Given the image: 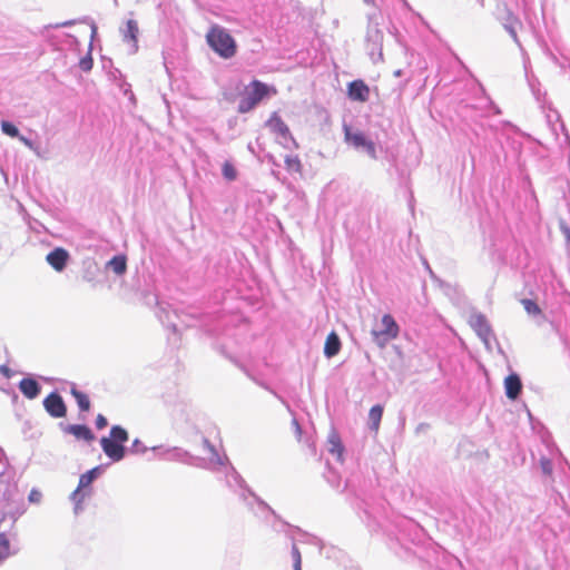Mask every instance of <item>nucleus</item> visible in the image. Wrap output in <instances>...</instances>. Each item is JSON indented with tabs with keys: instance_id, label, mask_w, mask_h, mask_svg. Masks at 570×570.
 I'll use <instances>...</instances> for the list:
<instances>
[{
	"instance_id": "nucleus-1",
	"label": "nucleus",
	"mask_w": 570,
	"mask_h": 570,
	"mask_svg": "<svg viewBox=\"0 0 570 570\" xmlns=\"http://www.w3.org/2000/svg\"><path fill=\"white\" fill-rule=\"evenodd\" d=\"M206 41L213 51L224 59L233 58L237 52V43L233 36L218 24L209 28Z\"/></svg>"
},
{
	"instance_id": "nucleus-2",
	"label": "nucleus",
	"mask_w": 570,
	"mask_h": 570,
	"mask_svg": "<svg viewBox=\"0 0 570 570\" xmlns=\"http://www.w3.org/2000/svg\"><path fill=\"white\" fill-rule=\"evenodd\" d=\"M128 432L120 425H114L110 429L109 436L100 440L104 453L114 462H119L125 458L126 450L124 444L128 441Z\"/></svg>"
},
{
	"instance_id": "nucleus-3",
	"label": "nucleus",
	"mask_w": 570,
	"mask_h": 570,
	"mask_svg": "<svg viewBox=\"0 0 570 570\" xmlns=\"http://www.w3.org/2000/svg\"><path fill=\"white\" fill-rule=\"evenodd\" d=\"M277 89L259 80H253L246 87V95L239 100L238 112L246 114L252 111L264 98L275 96Z\"/></svg>"
},
{
	"instance_id": "nucleus-4",
	"label": "nucleus",
	"mask_w": 570,
	"mask_h": 570,
	"mask_svg": "<svg viewBox=\"0 0 570 570\" xmlns=\"http://www.w3.org/2000/svg\"><path fill=\"white\" fill-rule=\"evenodd\" d=\"M382 328L372 330L371 335L374 343L384 348L391 341L395 340L400 333V326L391 314H384L381 320Z\"/></svg>"
},
{
	"instance_id": "nucleus-5",
	"label": "nucleus",
	"mask_w": 570,
	"mask_h": 570,
	"mask_svg": "<svg viewBox=\"0 0 570 570\" xmlns=\"http://www.w3.org/2000/svg\"><path fill=\"white\" fill-rule=\"evenodd\" d=\"M344 130V140L346 144L352 146L355 149L363 148L366 154L372 158L376 159V149L374 142L368 139L364 132L356 130L353 131L348 125L343 126Z\"/></svg>"
},
{
	"instance_id": "nucleus-6",
	"label": "nucleus",
	"mask_w": 570,
	"mask_h": 570,
	"mask_svg": "<svg viewBox=\"0 0 570 570\" xmlns=\"http://www.w3.org/2000/svg\"><path fill=\"white\" fill-rule=\"evenodd\" d=\"M266 126L271 130L272 134L281 138L279 142L284 146H287L288 142L297 148L298 144L296 139L293 137L288 126L285 121L277 115V112H273L269 119L266 121Z\"/></svg>"
},
{
	"instance_id": "nucleus-7",
	"label": "nucleus",
	"mask_w": 570,
	"mask_h": 570,
	"mask_svg": "<svg viewBox=\"0 0 570 570\" xmlns=\"http://www.w3.org/2000/svg\"><path fill=\"white\" fill-rule=\"evenodd\" d=\"M471 328L476 333V335L484 342L485 344L490 343V340L493 337L492 327L487 320V317L481 313H473L468 321Z\"/></svg>"
},
{
	"instance_id": "nucleus-8",
	"label": "nucleus",
	"mask_w": 570,
	"mask_h": 570,
	"mask_svg": "<svg viewBox=\"0 0 570 570\" xmlns=\"http://www.w3.org/2000/svg\"><path fill=\"white\" fill-rule=\"evenodd\" d=\"M43 406L52 417L59 419L66 416L67 407L62 397L58 393H50L43 400Z\"/></svg>"
},
{
	"instance_id": "nucleus-9",
	"label": "nucleus",
	"mask_w": 570,
	"mask_h": 570,
	"mask_svg": "<svg viewBox=\"0 0 570 570\" xmlns=\"http://www.w3.org/2000/svg\"><path fill=\"white\" fill-rule=\"evenodd\" d=\"M347 95L352 100L365 102L370 97V88L363 80H354L348 83Z\"/></svg>"
},
{
	"instance_id": "nucleus-10",
	"label": "nucleus",
	"mask_w": 570,
	"mask_h": 570,
	"mask_svg": "<svg viewBox=\"0 0 570 570\" xmlns=\"http://www.w3.org/2000/svg\"><path fill=\"white\" fill-rule=\"evenodd\" d=\"M46 259L55 271L61 272L67 265L69 254L65 248L57 247L47 255Z\"/></svg>"
},
{
	"instance_id": "nucleus-11",
	"label": "nucleus",
	"mask_w": 570,
	"mask_h": 570,
	"mask_svg": "<svg viewBox=\"0 0 570 570\" xmlns=\"http://www.w3.org/2000/svg\"><path fill=\"white\" fill-rule=\"evenodd\" d=\"M505 395L510 400H517L522 391V382L517 373H511L504 379Z\"/></svg>"
},
{
	"instance_id": "nucleus-12",
	"label": "nucleus",
	"mask_w": 570,
	"mask_h": 570,
	"mask_svg": "<svg viewBox=\"0 0 570 570\" xmlns=\"http://www.w3.org/2000/svg\"><path fill=\"white\" fill-rule=\"evenodd\" d=\"M97 472L98 468H94L90 471L80 475L78 488L72 493L73 499H78L79 501L83 499L85 495L81 493V490L90 487V484L92 483L97 475Z\"/></svg>"
},
{
	"instance_id": "nucleus-13",
	"label": "nucleus",
	"mask_w": 570,
	"mask_h": 570,
	"mask_svg": "<svg viewBox=\"0 0 570 570\" xmlns=\"http://www.w3.org/2000/svg\"><path fill=\"white\" fill-rule=\"evenodd\" d=\"M19 389H20L21 393L27 399H30V400L36 399L40 393L39 383L35 379H30V377L22 379L19 383Z\"/></svg>"
},
{
	"instance_id": "nucleus-14",
	"label": "nucleus",
	"mask_w": 570,
	"mask_h": 570,
	"mask_svg": "<svg viewBox=\"0 0 570 570\" xmlns=\"http://www.w3.org/2000/svg\"><path fill=\"white\" fill-rule=\"evenodd\" d=\"M65 431L69 434H72L78 440L91 442L95 439V435L91 432V430L83 424L68 425Z\"/></svg>"
},
{
	"instance_id": "nucleus-15",
	"label": "nucleus",
	"mask_w": 570,
	"mask_h": 570,
	"mask_svg": "<svg viewBox=\"0 0 570 570\" xmlns=\"http://www.w3.org/2000/svg\"><path fill=\"white\" fill-rule=\"evenodd\" d=\"M138 33L139 28L135 20H128L126 23V31L124 35V40L130 45L132 51H136L138 46Z\"/></svg>"
},
{
	"instance_id": "nucleus-16",
	"label": "nucleus",
	"mask_w": 570,
	"mask_h": 570,
	"mask_svg": "<svg viewBox=\"0 0 570 570\" xmlns=\"http://www.w3.org/2000/svg\"><path fill=\"white\" fill-rule=\"evenodd\" d=\"M341 350V341L335 332H332L327 335L325 345H324V354L327 357L335 356Z\"/></svg>"
},
{
	"instance_id": "nucleus-17",
	"label": "nucleus",
	"mask_w": 570,
	"mask_h": 570,
	"mask_svg": "<svg viewBox=\"0 0 570 570\" xmlns=\"http://www.w3.org/2000/svg\"><path fill=\"white\" fill-rule=\"evenodd\" d=\"M107 266L114 271L117 275H122L127 271V258L125 255L114 256L108 263Z\"/></svg>"
},
{
	"instance_id": "nucleus-18",
	"label": "nucleus",
	"mask_w": 570,
	"mask_h": 570,
	"mask_svg": "<svg viewBox=\"0 0 570 570\" xmlns=\"http://www.w3.org/2000/svg\"><path fill=\"white\" fill-rule=\"evenodd\" d=\"M1 130L3 134H6L9 137L16 138L19 137V139L27 146H30V141L23 137L19 136V129L10 121L3 120L1 121Z\"/></svg>"
},
{
	"instance_id": "nucleus-19",
	"label": "nucleus",
	"mask_w": 570,
	"mask_h": 570,
	"mask_svg": "<svg viewBox=\"0 0 570 570\" xmlns=\"http://www.w3.org/2000/svg\"><path fill=\"white\" fill-rule=\"evenodd\" d=\"M382 415H383V407L381 405L377 404V405H374L371 407V410L368 412V421L371 423V429L374 432L379 431Z\"/></svg>"
},
{
	"instance_id": "nucleus-20",
	"label": "nucleus",
	"mask_w": 570,
	"mask_h": 570,
	"mask_svg": "<svg viewBox=\"0 0 570 570\" xmlns=\"http://www.w3.org/2000/svg\"><path fill=\"white\" fill-rule=\"evenodd\" d=\"M71 394L75 397V400L81 411L87 412L90 410V400L86 393L72 387Z\"/></svg>"
},
{
	"instance_id": "nucleus-21",
	"label": "nucleus",
	"mask_w": 570,
	"mask_h": 570,
	"mask_svg": "<svg viewBox=\"0 0 570 570\" xmlns=\"http://www.w3.org/2000/svg\"><path fill=\"white\" fill-rule=\"evenodd\" d=\"M328 443L331 444L330 452L332 454H337L338 456H341L344 448L342 445L340 436L335 433H332L328 438Z\"/></svg>"
},
{
	"instance_id": "nucleus-22",
	"label": "nucleus",
	"mask_w": 570,
	"mask_h": 570,
	"mask_svg": "<svg viewBox=\"0 0 570 570\" xmlns=\"http://www.w3.org/2000/svg\"><path fill=\"white\" fill-rule=\"evenodd\" d=\"M286 168L291 171L299 173L302 164L297 156H287L285 158Z\"/></svg>"
},
{
	"instance_id": "nucleus-23",
	"label": "nucleus",
	"mask_w": 570,
	"mask_h": 570,
	"mask_svg": "<svg viewBox=\"0 0 570 570\" xmlns=\"http://www.w3.org/2000/svg\"><path fill=\"white\" fill-rule=\"evenodd\" d=\"M223 175L228 180H235L237 177V171L234 165L229 161H225L222 168Z\"/></svg>"
},
{
	"instance_id": "nucleus-24",
	"label": "nucleus",
	"mask_w": 570,
	"mask_h": 570,
	"mask_svg": "<svg viewBox=\"0 0 570 570\" xmlns=\"http://www.w3.org/2000/svg\"><path fill=\"white\" fill-rule=\"evenodd\" d=\"M521 304L523 305L524 309L529 313V314H533V315H538L541 313V309L540 307L538 306V304L532 301V299H529V298H524L521 301Z\"/></svg>"
},
{
	"instance_id": "nucleus-25",
	"label": "nucleus",
	"mask_w": 570,
	"mask_h": 570,
	"mask_svg": "<svg viewBox=\"0 0 570 570\" xmlns=\"http://www.w3.org/2000/svg\"><path fill=\"white\" fill-rule=\"evenodd\" d=\"M292 557L294 560V570H302V556L295 544L292 547Z\"/></svg>"
},
{
	"instance_id": "nucleus-26",
	"label": "nucleus",
	"mask_w": 570,
	"mask_h": 570,
	"mask_svg": "<svg viewBox=\"0 0 570 570\" xmlns=\"http://www.w3.org/2000/svg\"><path fill=\"white\" fill-rule=\"evenodd\" d=\"M10 542L4 533H0V553L4 557L9 554Z\"/></svg>"
},
{
	"instance_id": "nucleus-27",
	"label": "nucleus",
	"mask_w": 570,
	"mask_h": 570,
	"mask_svg": "<svg viewBox=\"0 0 570 570\" xmlns=\"http://www.w3.org/2000/svg\"><path fill=\"white\" fill-rule=\"evenodd\" d=\"M28 499L31 503H40L42 499V493L38 489H32L29 493Z\"/></svg>"
},
{
	"instance_id": "nucleus-28",
	"label": "nucleus",
	"mask_w": 570,
	"mask_h": 570,
	"mask_svg": "<svg viewBox=\"0 0 570 570\" xmlns=\"http://www.w3.org/2000/svg\"><path fill=\"white\" fill-rule=\"evenodd\" d=\"M108 425L107 419L102 414H98L96 419V426L98 430H102Z\"/></svg>"
},
{
	"instance_id": "nucleus-29",
	"label": "nucleus",
	"mask_w": 570,
	"mask_h": 570,
	"mask_svg": "<svg viewBox=\"0 0 570 570\" xmlns=\"http://www.w3.org/2000/svg\"><path fill=\"white\" fill-rule=\"evenodd\" d=\"M132 452L140 453L145 452L146 448L141 444L139 440H135L131 446Z\"/></svg>"
},
{
	"instance_id": "nucleus-30",
	"label": "nucleus",
	"mask_w": 570,
	"mask_h": 570,
	"mask_svg": "<svg viewBox=\"0 0 570 570\" xmlns=\"http://www.w3.org/2000/svg\"><path fill=\"white\" fill-rule=\"evenodd\" d=\"M541 466H542V470L546 474H551L552 472V466H551V463L549 460H546V459H542L541 460Z\"/></svg>"
},
{
	"instance_id": "nucleus-31",
	"label": "nucleus",
	"mask_w": 570,
	"mask_h": 570,
	"mask_svg": "<svg viewBox=\"0 0 570 570\" xmlns=\"http://www.w3.org/2000/svg\"><path fill=\"white\" fill-rule=\"evenodd\" d=\"M75 24V21L73 20H69V21H65V22H61V23H57L53 26V28H62V27H70Z\"/></svg>"
},
{
	"instance_id": "nucleus-32",
	"label": "nucleus",
	"mask_w": 570,
	"mask_h": 570,
	"mask_svg": "<svg viewBox=\"0 0 570 570\" xmlns=\"http://www.w3.org/2000/svg\"><path fill=\"white\" fill-rule=\"evenodd\" d=\"M80 65H81V68H82L83 70H86V71H88V70H90V69H91V61H90V60H89V61H85V60H82Z\"/></svg>"
},
{
	"instance_id": "nucleus-33",
	"label": "nucleus",
	"mask_w": 570,
	"mask_h": 570,
	"mask_svg": "<svg viewBox=\"0 0 570 570\" xmlns=\"http://www.w3.org/2000/svg\"><path fill=\"white\" fill-rule=\"evenodd\" d=\"M0 372L3 373L7 377L10 376V368L4 365L0 366Z\"/></svg>"
},
{
	"instance_id": "nucleus-34",
	"label": "nucleus",
	"mask_w": 570,
	"mask_h": 570,
	"mask_svg": "<svg viewBox=\"0 0 570 570\" xmlns=\"http://www.w3.org/2000/svg\"><path fill=\"white\" fill-rule=\"evenodd\" d=\"M402 73H403V72H402V70H401V69H397V70H395V71H394V76H395V77H401V76H402Z\"/></svg>"
},
{
	"instance_id": "nucleus-35",
	"label": "nucleus",
	"mask_w": 570,
	"mask_h": 570,
	"mask_svg": "<svg viewBox=\"0 0 570 570\" xmlns=\"http://www.w3.org/2000/svg\"><path fill=\"white\" fill-rule=\"evenodd\" d=\"M2 558H6V557L0 553V559H2Z\"/></svg>"
}]
</instances>
